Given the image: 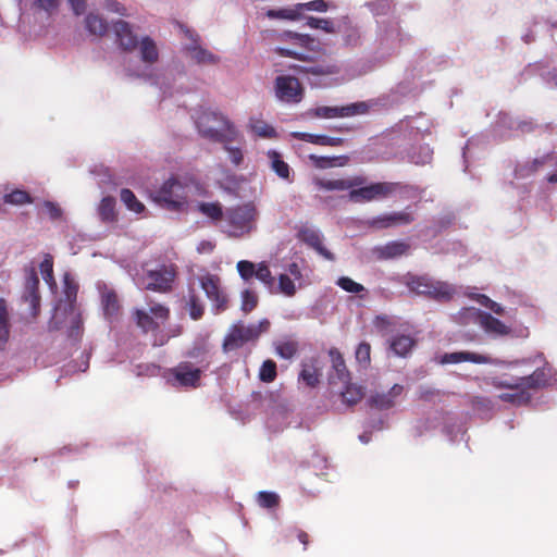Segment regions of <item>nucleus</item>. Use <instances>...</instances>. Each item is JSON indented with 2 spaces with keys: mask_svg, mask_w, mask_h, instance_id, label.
I'll use <instances>...</instances> for the list:
<instances>
[{
  "mask_svg": "<svg viewBox=\"0 0 557 557\" xmlns=\"http://www.w3.org/2000/svg\"><path fill=\"white\" fill-rule=\"evenodd\" d=\"M198 131L202 136L223 144L228 161L240 166L244 161V140L238 137L236 128L227 119L219 113H202L197 120Z\"/></svg>",
  "mask_w": 557,
  "mask_h": 557,
  "instance_id": "1",
  "label": "nucleus"
},
{
  "mask_svg": "<svg viewBox=\"0 0 557 557\" xmlns=\"http://www.w3.org/2000/svg\"><path fill=\"white\" fill-rule=\"evenodd\" d=\"M76 284L70 278V274H64V300L55 305L53 317L50 320V330H65L71 338L79 336L81 313L75 308Z\"/></svg>",
  "mask_w": 557,
  "mask_h": 557,
  "instance_id": "2",
  "label": "nucleus"
},
{
  "mask_svg": "<svg viewBox=\"0 0 557 557\" xmlns=\"http://www.w3.org/2000/svg\"><path fill=\"white\" fill-rule=\"evenodd\" d=\"M258 209L253 202L228 207L222 220V231L227 237L240 238L256 230Z\"/></svg>",
  "mask_w": 557,
  "mask_h": 557,
  "instance_id": "3",
  "label": "nucleus"
},
{
  "mask_svg": "<svg viewBox=\"0 0 557 557\" xmlns=\"http://www.w3.org/2000/svg\"><path fill=\"white\" fill-rule=\"evenodd\" d=\"M193 185L186 178L170 177L152 194V200L159 207L170 211H183L188 203Z\"/></svg>",
  "mask_w": 557,
  "mask_h": 557,
  "instance_id": "4",
  "label": "nucleus"
},
{
  "mask_svg": "<svg viewBox=\"0 0 557 557\" xmlns=\"http://www.w3.org/2000/svg\"><path fill=\"white\" fill-rule=\"evenodd\" d=\"M396 188V183H373L369 186L363 184L360 187L351 188L348 197L354 203H368L373 200L388 198Z\"/></svg>",
  "mask_w": 557,
  "mask_h": 557,
  "instance_id": "5",
  "label": "nucleus"
},
{
  "mask_svg": "<svg viewBox=\"0 0 557 557\" xmlns=\"http://www.w3.org/2000/svg\"><path fill=\"white\" fill-rule=\"evenodd\" d=\"M173 267L161 265L157 269H145L143 276L138 278L140 287L148 290L164 292L170 288L174 280Z\"/></svg>",
  "mask_w": 557,
  "mask_h": 557,
  "instance_id": "6",
  "label": "nucleus"
},
{
  "mask_svg": "<svg viewBox=\"0 0 557 557\" xmlns=\"http://www.w3.org/2000/svg\"><path fill=\"white\" fill-rule=\"evenodd\" d=\"M198 285H200L207 299L211 301L212 308L215 311L226 309L227 295L220 285V278L216 274H211L202 271L197 275Z\"/></svg>",
  "mask_w": 557,
  "mask_h": 557,
  "instance_id": "7",
  "label": "nucleus"
},
{
  "mask_svg": "<svg viewBox=\"0 0 557 557\" xmlns=\"http://www.w3.org/2000/svg\"><path fill=\"white\" fill-rule=\"evenodd\" d=\"M277 40L286 42L287 46H280L276 48V52L282 57L304 59L306 49L311 46L312 39L309 35L283 32L277 35Z\"/></svg>",
  "mask_w": 557,
  "mask_h": 557,
  "instance_id": "8",
  "label": "nucleus"
},
{
  "mask_svg": "<svg viewBox=\"0 0 557 557\" xmlns=\"http://www.w3.org/2000/svg\"><path fill=\"white\" fill-rule=\"evenodd\" d=\"M169 309L163 305H151L148 309H138L135 311L137 325L145 333L153 332L168 321Z\"/></svg>",
  "mask_w": 557,
  "mask_h": 557,
  "instance_id": "9",
  "label": "nucleus"
},
{
  "mask_svg": "<svg viewBox=\"0 0 557 557\" xmlns=\"http://www.w3.org/2000/svg\"><path fill=\"white\" fill-rule=\"evenodd\" d=\"M201 369L187 362L168 371L166 380L172 386L197 387L201 380Z\"/></svg>",
  "mask_w": 557,
  "mask_h": 557,
  "instance_id": "10",
  "label": "nucleus"
},
{
  "mask_svg": "<svg viewBox=\"0 0 557 557\" xmlns=\"http://www.w3.org/2000/svg\"><path fill=\"white\" fill-rule=\"evenodd\" d=\"M275 96L283 103H298L302 99V87L292 75H277L275 78Z\"/></svg>",
  "mask_w": 557,
  "mask_h": 557,
  "instance_id": "11",
  "label": "nucleus"
},
{
  "mask_svg": "<svg viewBox=\"0 0 557 557\" xmlns=\"http://www.w3.org/2000/svg\"><path fill=\"white\" fill-rule=\"evenodd\" d=\"M181 30L189 40V44L186 45V52L189 60L203 65L218 63L219 58L216 55L210 53V51L198 45L197 33L185 26H181Z\"/></svg>",
  "mask_w": 557,
  "mask_h": 557,
  "instance_id": "12",
  "label": "nucleus"
},
{
  "mask_svg": "<svg viewBox=\"0 0 557 557\" xmlns=\"http://www.w3.org/2000/svg\"><path fill=\"white\" fill-rule=\"evenodd\" d=\"M419 286L420 295L440 302L448 301L455 293L449 284L434 281L426 275H420Z\"/></svg>",
  "mask_w": 557,
  "mask_h": 557,
  "instance_id": "13",
  "label": "nucleus"
},
{
  "mask_svg": "<svg viewBox=\"0 0 557 557\" xmlns=\"http://www.w3.org/2000/svg\"><path fill=\"white\" fill-rule=\"evenodd\" d=\"M366 183V178L360 175L346 178H325L315 177L314 185L318 189L324 191H350Z\"/></svg>",
  "mask_w": 557,
  "mask_h": 557,
  "instance_id": "14",
  "label": "nucleus"
},
{
  "mask_svg": "<svg viewBox=\"0 0 557 557\" xmlns=\"http://www.w3.org/2000/svg\"><path fill=\"white\" fill-rule=\"evenodd\" d=\"M96 288L99 292L100 306H102L104 318L108 320L115 319L120 311V301L115 290L103 282L96 284Z\"/></svg>",
  "mask_w": 557,
  "mask_h": 557,
  "instance_id": "15",
  "label": "nucleus"
},
{
  "mask_svg": "<svg viewBox=\"0 0 557 557\" xmlns=\"http://www.w3.org/2000/svg\"><path fill=\"white\" fill-rule=\"evenodd\" d=\"M468 311L487 334H494L497 336H506L509 334L510 329L502 320L479 309H470Z\"/></svg>",
  "mask_w": 557,
  "mask_h": 557,
  "instance_id": "16",
  "label": "nucleus"
},
{
  "mask_svg": "<svg viewBox=\"0 0 557 557\" xmlns=\"http://www.w3.org/2000/svg\"><path fill=\"white\" fill-rule=\"evenodd\" d=\"M330 357L332 367L329 382L331 388H335L337 384H346L349 382V372L346 370L345 360L336 348H331Z\"/></svg>",
  "mask_w": 557,
  "mask_h": 557,
  "instance_id": "17",
  "label": "nucleus"
},
{
  "mask_svg": "<svg viewBox=\"0 0 557 557\" xmlns=\"http://www.w3.org/2000/svg\"><path fill=\"white\" fill-rule=\"evenodd\" d=\"M113 30L115 38H117L119 46L125 51H133L139 44L138 37H136L133 27L129 26L128 22L116 21L113 24Z\"/></svg>",
  "mask_w": 557,
  "mask_h": 557,
  "instance_id": "18",
  "label": "nucleus"
},
{
  "mask_svg": "<svg viewBox=\"0 0 557 557\" xmlns=\"http://www.w3.org/2000/svg\"><path fill=\"white\" fill-rule=\"evenodd\" d=\"M462 362H471L473 364H487L490 358L486 355H479L472 351H453L447 352L440 358L442 364H458Z\"/></svg>",
  "mask_w": 557,
  "mask_h": 557,
  "instance_id": "19",
  "label": "nucleus"
},
{
  "mask_svg": "<svg viewBox=\"0 0 557 557\" xmlns=\"http://www.w3.org/2000/svg\"><path fill=\"white\" fill-rule=\"evenodd\" d=\"M300 238L306 245L314 248L317 253L324 257L325 260H333V255L323 247L321 233L315 228H305L300 231Z\"/></svg>",
  "mask_w": 557,
  "mask_h": 557,
  "instance_id": "20",
  "label": "nucleus"
},
{
  "mask_svg": "<svg viewBox=\"0 0 557 557\" xmlns=\"http://www.w3.org/2000/svg\"><path fill=\"white\" fill-rule=\"evenodd\" d=\"M39 285V278L36 275L34 269L26 274L25 281V293L24 299L29 304L32 312L36 314V310L39 307V294H37V286Z\"/></svg>",
  "mask_w": 557,
  "mask_h": 557,
  "instance_id": "21",
  "label": "nucleus"
},
{
  "mask_svg": "<svg viewBox=\"0 0 557 557\" xmlns=\"http://www.w3.org/2000/svg\"><path fill=\"white\" fill-rule=\"evenodd\" d=\"M331 389L339 394L342 397V401L349 406L359 403L362 396L364 395V392L362 391L360 385L350 382L346 384H337L335 388Z\"/></svg>",
  "mask_w": 557,
  "mask_h": 557,
  "instance_id": "22",
  "label": "nucleus"
},
{
  "mask_svg": "<svg viewBox=\"0 0 557 557\" xmlns=\"http://www.w3.org/2000/svg\"><path fill=\"white\" fill-rule=\"evenodd\" d=\"M269 329V321L267 319L261 320L258 324L243 325V324H233L232 329L228 330L231 332H237V334H242L244 337L253 341L258 338L262 333H265Z\"/></svg>",
  "mask_w": 557,
  "mask_h": 557,
  "instance_id": "23",
  "label": "nucleus"
},
{
  "mask_svg": "<svg viewBox=\"0 0 557 557\" xmlns=\"http://www.w3.org/2000/svg\"><path fill=\"white\" fill-rule=\"evenodd\" d=\"M547 373L543 368H537L532 374L527 376L518 377V383L521 384V388L527 391L539 389L547 384Z\"/></svg>",
  "mask_w": 557,
  "mask_h": 557,
  "instance_id": "24",
  "label": "nucleus"
},
{
  "mask_svg": "<svg viewBox=\"0 0 557 557\" xmlns=\"http://www.w3.org/2000/svg\"><path fill=\"white\" fill-rule=\"evenodd\" d=\"M139 50V58L148 65L158 61L159 50L154 41L150 37H144L139 40L137 46Z\"/></svg>",
  "mask_w": 557,
  "mask_h": 557,
  "instance_id": "25",
  "label": "nucleus"
},
{
  "mask_svg": "<svg viewBox=\"0 0 557 557\" xmlns=\"http://www.w3.org/2000/svg\"><path fill=\"white\" fill-rule=\"evenodd\" d=\"M267 157L270 160V168L276 176L281 180L290 181V168L283 161L281 154L275 150H270L267 152Z\"/></svg>",
  "mask_w": 557,
  "mask_h": 557,
  "instance_id": "26",
  "label": "nucleus"
},
{
  "mask_svg": "<svg viewBox=\"0 0 557 557\" xmlns=\"http://www.w3.org/2000/svg\"><path fill=\"white\" fill-rule=\"evenodd\" d=\"M342 26V39H344L345 46H357L360 42L361 33L360 28L350 22L349 17L341 18Z\"/></svg>",
  "mask_w": 557,
  "mask_h": 557,
  "instance_id": "27",
  "label": "nucleus"
},
{
  "mask_svg": "<svg viewBox=\"0 0 557 557\" xmlns=\"http://www.w3.org/2000/svg\"><path fill=\"white\" fill-rule=\"evenodd\" d=\"M10 312L8 311L5 301L0 299V351L5 348L8 341H10Z\"/></svg>",
  "mask_w": 557,
  "mask_h": 557,
  "instance_id": "28",
  "label": "nucleus"
},
{
  "mask_svg": "<svg viewBox=\"0 0 557 557\" xmlns=\"http://www.w3.org/2000/svg\"><path fill=\"white\" fill-rule=\"evenodd\" d=\"M414 341L410 336L399 335L389 341V349L395 356L406 357L413 349Z\"/></svg>",
  "mask_w": 557,
  "mask_h": 557,
  "instance_id": "29",
  "label": "nucleus"
},
{
  "mask_svg": "<svg viewBox=\"0 0 557 557\" xmlns=\"http://www.w3.org/2000/svg\"><path fill=\"white\" fill-rule=\"evenodd\" d=\"M401 392L400 385H395L389 389L386 394H376L371 397V404L380 410H387L392 406H394V398L398 396Z\"/></svg>",
  "mask_w": 557,
  "mask_h": 557,
  "instance_id": "30",
  "label": "nucleus"
},
{
  "mask_svg": "<svg viewBox=\"0 0 557 557\" xmlns=\"http://www.w3.org/2000/svg\"><path fill=\"white\" fill-rule=\"evenodd\" d=\"M85 28H87L89 34L101 37L108 32V23L104 22L103 17L100 15L89 13L87 17H85Z\"/></svg>",
  "mask_w": 557,
  "mask_h": 557,
  "instance_id": "31",
  "label": "nucleus"
},
{
  "mask_svg": "<svg viewBox=\"0 0 557 557\" xmlns=\"http://www.w3.org/2000/svg\"><path fill=\"white\" fill-rule=\"evenodd\" d=\"M197 210L213 222H222L224 216V211L219 202H200Z\"/></svg>",
  "mask_w": 557,
  "mask_h": 557,
  "instance_id": "32",
  "label": "nucleus"
},
{
  "mask_svg": "<svg viewBox=\"0 0 557 557\" xmlns=\"http://www.w3.org/2000/svg\"><path fill=\"white\" fill-rule=\"evenodd\" d=\"M503 403H510L512 405L521 406L530 401V394L523 388L509 389V392L498 396Z\"/></svg>",
  "mask_w": 557,
  "mask_h": 557,
  "instance_id": "33",
  "label": "nucleus"
},
{
  "mask_svg": "<svg viewBox=\"0 0 557 557\" xmlns=\"http://www.w3.org/2000/svg\"><path fill=\"white\" fill-rule=\"evenodd\" d=\"M295 281L296 280L288 276V274H280V276H277V285L274 286V292L272 293H280L286 297H294L297 290Z\"/></svg>",
  "mask_w": 557,
  "mask_h": 557,
  "instance_id": "34",
  "label": "nucleus"
},
{
  "mask_svg": "<svg viewBox=\"0 0 557 557\" xmlns=\"http://www.w3.org/2000/svg\"><path fill=\"white\" fill-rule=\"evenodd\" d=\"M120 199H122L124 206L134 213L139 214L145 210L143 202H140L138 198L135 197L133 190L131 189H123L120 191Z\"/></svg>",
  "mask_w": 557,
  "mask_h": 557,
  "instance_id": "35",
  "label": "nucleus"
},
{
  "mask_svg": "<svg viewBox=\"0 0 557 557\" xmlns=\"http://www.w3.org/2000/svg\"><path fill=\"white\" fill-rule=\"evenodd\" d=\"M114 203V198L112 197H104L102 201H100L98 213L101 221L113 222L115 218Z\"/></svg>",
  "mask_w": 557,
  "mask_h": 557,
  "instance_id": "36",
  "label": "nucleus"
},
{
  "mask_svg": "<svg viewBox=\"0 0 557 557\" xmlns=\"http://www.w3.org/2000/svg\"><path fill=\"white\" fill-rule=\"evenodd\" d=\"M301 15V11L297 8V5L293 8H285L280 10H269L267 11V17L269 18H282L296 21Z\"/></svg>",
  "mask_w": 557,
  "mask_h": 557,
  "instance_id": "37",
  "label": "nucleus"
},
{
  "mask_svg": "<svg viewBox=\"0 0 557 557\" xmlns=\"http://www.w3.org/2000/svg\"><path fill=\"white\" fill-rule=\"evenodd\" d=\"M295 137L300 138L301 140L309 141L315 145H324V146H336L337 139L334 137H326L324 135H314L310 133H295Z\"/></svg>",
  "mask_w": 557,
  "mask_h": 557,
  "instance_id": "38",
  "label": "nucleus"
},
{
  "mask_svg": "<svg viewBox=\"0 0 557 557\" xmlns=\"http://www.w3.org/2000/svg\"><path fill=\"white\" fill-rule=\"evenodd\" d=\"M255 276L256 278L260 280L263 285H265L268 290L273 292V287L275 286V278L272 276L267 263L261 262L257 264Z\"/></svg>",
  "mask_w": 557,
  "mask_h": 557,
  "instance_id": "39",
  "label": "nucleus"
},
{
  "mask_svg": "<svg viewBox=\"0 0 557 557\" xmlns=\"http://www.w3.org/2000/svg\"><path fill=\"white\" fill-rule=\"evenodd\" d=\"M307 26L312 29L323 30L326 34L336 33V27L330 18L309 17L307 18Z\"/></svg>",
  "mask_w": 557,
  "mask_h": 557,
  "instance_id": "40",
  "label": "nucleus"
},
{
  "mask_svg": "<svg viewBox=\"0 0 557 557\" xmlns=\"http://www.w3.org/2000/svg\"><path fill=\"white\" fill-rule=\"evenodd\" d=\"M250 127L252 133H255L258 137L262 138H275L276 131L272 127V125H268L260 120H255L250 122Z\"/></svg>",
  "mask_w": 557,
  "mask_h": 557,
  "instance_id": "41",
  "label": "nucleus"
},
{
  "mask_svg": "<svg viewBox=\"0 0 557 557\" xmlns=\"http://www.w3.org/2000/svg\"><path fill=\"white\" fill-rule=\"evenodd\" d=\"M305 73L309 76H331L338 73V67L334 64H317L305 67Z\"/></svg>",
  "mask_w": 557,
  "mask_h": 557,
  "instance_id": "42",
  "label": "nucleus"
},
{
  "mask_svg": "<svg viewBox=\"0 0 557 557\" xmlns=\"http://www.w3.org/2000/svg\"><path fill=\"white\" fill-rule=\"evenodd\" d=\"M248 341L249 339L244 337L242 334L228 331L225 341H223V349H225V351L235 350Z\"/></svg>",
  "mask_w": 557,
  "mask_h": 557,
  "instance_id": "43",
  "label": "nucleus"
},
{
  "mask_svg": "<svg viewBox=\"0 0 557 557\" xmlns=\"http://www.w3.org/2000/svg\"><path fill=\"white\" fill-rule=\"evenodd\" d=\"M4 202L12 206H22L25 203H32L30 195L24 190H14L10 194H5Z\"/></svg>",
  "mask_w": 557,
  "mask_h": 557,
  "instance_id": "44",
  "label": "nucleus"
},
{
  "mask_svg": "<svg viewBox=\"0 0 557 557\" xmlns=\"http://www.w3.org/2000/svg\"><path fill=\"white\" fill-rule=\"evenodd\" d=\"M336 285L345 289L346 293L355 295L360 294L364 290V286H362L359 283H356L348 276H341L339 278H337Z\"/></svg>",
  "mask_w": 557,
  "mask_h": 557,
  "instance_id": "45",
  "label": "nucleus"
},
{
  "mask_svg": "<svg viewBox=\"0 0 557 557\" xmlns=\"http://www.w3.org/2000/svg\"><path fill=\"white\" fill-rule=\"evenodd\" d=\"M407 250V245L399 242L391 243L384 246L383 250H381V255L385 258H396L404 255Z\"/></svg>",
  "mask_w": 557,
  "mask_h": 557,
  "instance_id": "46",
  "label": "nucleus"
},
{
  "mask_svg": "<svg viewBox=\"0 0 557 557\" xmlns=\"http://www.w3.org/2000/svg\"><path fill=\"white\" fill-rule=\"evenodd\" d=\"M276 376V364L272 360L263 361L260 369V380L265 383H271Z\"/></svg>",
  "mask_w": 557,
  "mask_h": 557,
  "instance_id": "47",
  "label": "nucleus"
},
{
  "mask_svg": "<svg viewBox=\"0 0 557 557\" xmlns=\"http://www.w3.org/2000/svg\"><path fill=\"white\" fill-rule=\"evenodd\" d=\"M369 103L355 102L346 107H342V117H349L356 114H366L369 111Z\"/></svg>",
  "mask_w": 557,
  "mask_h": 557,
  "instance_id": "48",
  "label": "nucleus"
},
{
  "mask_svg": "<svg viewBox=\"0 0 557 557\" xmlns=\"http://www.w3.org/2000/svg\"><path fill=\"white\" fill-rule=\"evenodd\" d=\"M237 272L244 281H249L257 272V265L250 261L242 260L237 262Z\"/></svg>",
  "mask_w": 557,
  "mask_h": 557,
  "instance_id": "49",
  "label": "nucleus"
},
{
  "mask_svg": "<svg viewBox=\"0 0 557 557\" xmlns=\"http://www.w3.org/2000/svg\"><path fill=\"white\" fill-rule=\"evenodd\" d=\"M300 380H302L307 386H314L320 380V373L315 368L311 366H305L300 372Z\"/></svg>",
  "mask_w": 557,
  "mask_h": 557,
  "instance_id": "50",
  "label": "nucleus"
},
{
  "mask_svg": "<svg viewBox=\"0 0 557 557\" xmlns=\"http://www.w3.org/2000/svg\"><path fill=\"white\" fill-rule=\"evenodd\" d=\"M314 116L319 119L342 117V107H319L314 110Z\"/></svg>",
  "mask_w": 557,
  "mask_h": 557,
  "instance_id": "51",
  "label": "nucleus"
},
{
  "mask_svg": "<svg viewBox=\"0 0 557 557\" xmlns=\"http://www.w3.org/2000/svg\"><path fill=\"white\" fill-rule=\"evenodd\" d=\"M396 323L395 319L389 315H377L374 319V327L376 331L387 334L392 326Z\"/></svg>",
  "mask_w": 557,
  "mask_h": 557,
  "instance_id": "52",
  "label": "nucleus"
},
{
  "mask_svg": "<svg viewBox=\"0 0 557 557\" xmlns=\"http://www.w3.org/2000/svg\"><path fill=\"white\" fill-rule=\"evenodd\" d=\"M297 8L300 11H317V12H326L330 8V4L325 0H312L310 2L297 3Z\"/></svg>",
  "mask_w": 557,
  "mask_h": 557,
  "instance_id": "53",
  "label": "nucleus"
},
{
  "mask_svg": "<svg viewBox=\"0 0 557 557\" xmlns=\"http://www.w3.org/2000/svg\"><path fill=\"white\" fill-rule=\"evenodd\" d=\"M258 304V297H257V294L249 290V289H246L243 292L242 294V310L245 311L246 313L251 311L252 309L256 308Z\"/></svg>",
  "mask_w": 557,
  "mask_h": 557,
  "instance_id": "54",
  "label": "nucleus"
},
{
  "mask_svg": "<svg viewBox=\"0 0 557 557\" xmlns=\"http://www.w3.org/2000/svg\"><path fill=\"white\" fill-rule=\"evenodd\" d=\"M404 220V216L400 214H385L373 221V225L380 228L388 227L389 225H395L400 223Z\"/></svg>",
  "mask_w": 557,
  "mask_h": 557,
  "instance_id": "55",
  "label": "nucleus"
},
{
  "mask_svg": "<svg viewBox=\"0 0 557 557\" xmlns=\"http://www.w3.org/2000/svg\"><path fill=\"white\" fill-rule=\"evenodd\" d=\"M355 356L359 364L367 367L370 363V344H359V346L356 348Z\"/></svg>",
  "mask_w": 557,
  "mask_h": 557,
  "instance_id": "56",
  "label": "nucleus"
},
{
  "mask_svg": "<svg viewBox=\"0 0 557 557\" xmlns=\"http://www.w3.org/2000/svg\"><path fill=\"white\" fill-rule=\"evenodd\" d=\"M189 317L198 320L203 314V306L198 301L197 297L191 293L188 297Z\"/></svg>",
  "mask_w": 557,
  "mask_h": 557,
  "instance_id": "57",
  "label": "nucleus"
},
{
  "mask_svg": "<svg viewBox=\"0 0 557 557\" xmlns=\"http://www.w3.org/2000/svg\"><path fill=\"white\" fill-rule=\"evenodd\" d=\"M257 502L263 508H272L277 505L278 497L275 493L260 492Z\"/></svg>",
  "mask_w": 557,
  "mask_h": 557,
  "instance_id": "58",
  "label": "nucleus"
},
{
  "mask_svg": "<svg viewBox=\"0 0 557 557\" xmlns=\"http://www.w3.org/2000/svg\"><path fill=\"white\" fill-rule=\"evenodd\" d=\"M492 385L496 388H506L508 391L520 388L518 377H516V379L494 377V379H492Z\"/></svg>",
  "mask_w": 557,
  "mask_h": 557,
  "instance_id": "59",
  "label": "nucleus"
},
{
  "mask_svg": "<svg viewBox=\"0 0 557 557\" xmlns=\"http://www.w3.org/2000/svg\"><path fill=\"white\" fill-rule=\"evenodd\" d=\"M40 273L41 276H44V280L46 283L51 284L52 281V259L50 256H46L44 260H41L40 265Z\"/></svg>",
  "mask_w": 557,
  "mask_h": 557,
  "instance_id": "60",
  "label": "nucleus"
},
{
  "mask_svg": "<svg viewBox=\"0 0 557 557\" xmlns=\"http://www.w3.org/2000/svg\"><path fill=\"white\" fill-rule=\"evenodd\" d=\"M296 354V345L294 343H282L276 345V355L283 359H290Z\"/></svg>",
  "mask_w": 557,
  "mask_h": 557,
  "instance_id": "61",
  "label": "nucleus"
},
{
  "mask_svg": "<svg viewBox=\"0 0 557 557\" xmlns=\"http://www.w3.org/2000/svg\"><path fill=\"white\" fill-rule=\"evenodd\" d=\"M35 7L51 14L60 7V0H35Z\"/></svg>",
  "mask_w": 557,
  "mask_h": 557,
  "instance_id": "62",
  "label": "nucleus"
},
{
  "mask_svg": "<svg viewBox=\"0 0 557 557\" xmlns=\"http://www.w3.org/2000/svg\"><path fill=\"white\" fill-rule=\"evenodd\" d=\"M103 8L104 10L113 12L115 14L128 15L126 13L125 7L117 0H103Z\"/></svg>",
  "mask_w": 557,
  "mask_h": 557,
  "instance_id": "63",
  "label": "nucleus"
},
{
  "mask_svg": "<svg viewBox=\"0 0 557 557\" xmlns=\"http://www.w3.org/2000/svg\"><path fill=\"white\" fill-rule=\"evenodd\" d=\"M44 209L46 211V214L49 215L51 219H59L61 218L62 210L60 206H58L55 202L46 201L44 202Z\"/></svg>",
  "mask_w": 557,
  "mask_h": 557,
  "instance_id": "64",
  "label": "nucleus"
}]
</instances>
